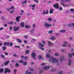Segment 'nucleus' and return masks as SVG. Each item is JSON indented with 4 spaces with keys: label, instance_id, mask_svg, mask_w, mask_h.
I'll list each match as a JSON object with an SVG mask.
<instances>
[{
    "label": "nucleus",
    "instance_id": "nucleus-1",
    "mask_svg": "<svg viewBox=\"0 0 74 74\" xmlns=\"http://www.w3.org/2000/svg\"><path fill=\"white\" fill-rule=\"evenodd\" d=\"M49 61L50 62H51L52 63H57V62H58L59 60L52 57L50 58Z\"/></svg>",
    "mask_w": 74,
    "mask_h": 74
},
{
    "label": "nucleus",
    "instance_id": "nucleus-2",
    "mask_svg": "<svg viewBox=\"0 0 74 74\" xmlns=\"http://www.w3.org/2000/svg\"><path fill=\"white\" fill-rule=\"evenodd\" d=\"M65 1H67V2H70V0H61V2H62L61 4L62 5H63L64 7H67V5L64 4V3H65Z\"/></svg>",
    "mask_w": 74,
    "mask_h": 74
},
{
    "label": "nucleus",
    "instance_id": "nucleus-3",
    "mask_svg": "<svg viewBox=\"0 0 74 74\" xmlns=\"http://www.w3.org/2000/svg\"><path fill=\"white\" fill-rule=\"evenodd\" d=\"M44 26L46 28H48V27H51L52 25H51V24L49 23H46L45 24Z\"/></svg>",
    "mask_w": 74,
    "mask_h": 74
},
{
    "label": "nucleus",
    "instance_id": "nucleus-4",
    "mask_svg": "<svg viewBox=\"0 0 74 74\" xmlns=\"http://www.w3.org/2000/svg\"><path fill=\"white\" fill-rule=\"evenodd\" d=\"M22 59H21V60H20L19 61H18V62H19V63H23V65H26L27 64V62H23V61H22Z\"/></svg>",
    "mask_w": 74,
    "mask_h": 74
},
{
    "label": "nucleus",
    "instance_id": "nucleus-5",
    "mask_svg": "<svg viewBox=\"0 0 74 74\" xmlns=\"http://www.w3.org/2000/svg\"><path fill=\"white\" fill-rule=\"evenodd\" d=\"M50 68V66H45V67H43L42 69L43 70H48V69H49Z\"/></svg>",
    "mask_w": 74,
    "mask_h": 74
},
{
    "label": "nucleus",
    "instance_id": "nucleus-6",
    "mask_svg": "<svg viewBox=\"0 0 74 74\" xmlns=\"http://www.w3.org/2000/svg\"><path fill=\"white\" fill-rule=\"evenodd\" d=\"M53 7H54V8H57V9H58V8H59V4L57 3L56 4L53 5Z\"/></svg>",
    "mask_w": 74,
    "mask_h": 74
},
{
    "label": "nucleus",
    "instance_id": "nucleus-7",
    "mask_svg": "<svg viewBox=\"0 0 74 74\" xmlns=\"http://www.w3.org/2000/svg\"><path fill=\"white\" fill-rule=\"evenodd\" d=\"M36 53H34V52L32 54V56L34 59H36Z\"/></svg>",
    "mask_w": 74,
    "mask_h": 74
},
{
    "label": "nucleus",
    "instance_id": "nucleus-8",
    "mask_svg": "<svg viewBox=\"0 0 74 74\" xmlns=\"http://www.w3.org/2000/svg\"><path fill=\"white\" fill-rule=\"evenodd\" d=\"M10 71H11V70H10L8 68H6L5 69V74H6L7 72H8V73H10Z\"/></svg>",
    "mask_w": 74,
    "mask_h": 74
},
{
    "label": "nucleus",
    "instance_id": "nucleus-9",
    "mask_svg": "<svg viewBox=\"0 0 74 74\" xmlns=\"http://www.w3.org/2000/svg\"><path fill=\"white\" fill-rule=\"evenodd\" d=\"M12 8L13 10H14V9H15V8H14V6H12L11 8H7L6 10L8 11H11V10H12Z\"/></svg>",
    "mask_w": 74,
    "mask_h": 74
},
{
    "label": "nucleus",
    "instance_id": "nucleus-10",
    "mask_svg": "<svg viewBox=\"0 0 74 74\" xmlns=\"http://www.w3.org/2000/svg\"><path fill=\"white\" fill-rule=\"evenodd\" d=\"M14 31H17V30H18L19 29V27H14Z\"/></svg>",
    "mask_w": 74,
    "mask_h": 74
},
{
    "label": "nucleus",
    "instance_id": "nucleus-11",
    "mask_svg": "<svg viewBox=\"0 0 74 74\" xmlns=\"http://www.w3.org/2000/svg\"><path fill=\"white\" fill-rule=\"evenodd\" d=\"M47 42L49 46H51V45H53V43L50 41H48Z\"/></svg>",
    "mask_w": 74,
    "mask_h": 74
},
{
    "label": "nucleus",
    "instance_id": "nucleus-12",
    "mask_svg": "<svg viewBox=\"0 0 74 74\" xmlns=\"http://www.w3.org/2000/svg\"><path fill=\"white\" fill-rule=\"evenodd\" d=\"M71 63H72V61H71V59H69L68 63V65L71 66Z\"/></svg>",
    "mask_w": 74,
    "mask_h": 74
},
{
    "label": "nucleus",
    "instance_id": "nucleus-13",
    "mask_svg": "<svg viewBox=\"0 0 74 74\" xmlns=\"http://www.w3.org/2000/svg\"><path fill=\"white\" fill-rule=\"evenodd\" d=\"M13 45V43L12 42H8V46L12 47Z\"/></svg>",
    "mask_w": 74,
    "mask_h": 74
},
{
    "label": "nucleus",
    "instance_id": "nucleus-14",
    "mask_svg": "<svg viewBox=\"0 0 74 74\" xmlns=\"http://www.w3.org/2000/svg\"><path fill=\"white\" fill-rule=\"evenodd\" d=\"M69 58H71L72 56H74V53H73L72 54H69Z\"/></svg>",
    "mask_w": 74,
    "mask_h": 74
},
{
    "label": "nucleus",
    "instance_id": "nucleus-15",
    "mask_svg": "<svg viewBox=\"0 0 74 74\" xmlns=\"http://www.w3.org/2000/svg\"><path fill=\"white\" fill-rule=\"evenodd\" d=\"M21 17L20 16H18L17 17H16V21H17V22H19V19Z\"/></svg>",
    "mask_w": 74,
    "mask_h": 74
},
{
    "label": "nucleus",
    "instance_id": "nucleus-16",
    "mask_svg": "<svg viewBox=\"0 0 74 74\" xmlns=\"http://www.w3.org/2000/svg\"><path fill=\"white\" fill-rule=\"evenodd\" d=\"M43 15H45L48 14V11H47L46 12H45V11H44L43 12Z\"/></svg>",
    "mask_w": 74,
    "mask_h": 74
},
{
    "label": "nucleus",
    "instance_id": "nucleus-17",
    "mask_svg": "<svg viewBox=\"0 0 74 74\" xmlns=\"http://www.w3.org/2000/svg\"><path fill=\"white\" fill-rule=\"evenodd\" d=\"M38 45H39V47H42H42H44V45H43L41 43H39Z\"/></svg>",
    "mask_w": 74,
    "mask_h": 74
},
{
    "label": "nucleus",
    "instance_id": "nucleus-18",
    "mask_svg": "<svg viewBox=\"0 0 74 74\" xmlns=\"http://www.w3.org/2000/svg\"><path fill=\"white\" fill-rule=\"evenodd\" d=\"M21 27H23L25 26V23H21Z\"/></svg>",
    "mask_w": 74,
    "mask_h": 74
},
{
    "label": "nucleus",
    "instance_id": "nucleus-19",
    "mask_svg": "<svg viewBox=\"0 0 74 74\" xmlns=\"http://www.w3.org/2000/svg\"><path fill=\"white\" fill-rule=\"evenodd\" d=\"M53 12V9H51L50 10L49 14H52Z\"/></svg>",
    "mask_w": 74,
    "mask_h": 74
},
{
    "label": "nucleus",
    "instance_id": "nucleus-20",
    "mask_svg": "<svg viewBox=\"0 0 74 74\" xmlns=\"http://www.w3.org/2000/svg\"><path fill=\"white\" fill-rule=\"evenodd\" d=\"M64 56H62L60 59V61L62 62L63 60H64Z\"/></svg>",
    "mask_w": 74,
    "mask_h": 74
},
{
    "label": "nucleus",
    "instance_id": "nucleus-21",
    "mask_svg": "<svg viewBox=\"0 0 74 74\" xmlns=\"http://www.w3.org/2000/svg\"><path fill=\"white\" fill-rule=\"evenodd\" d=\"M26 3H27V1H26V0H25L24 1H22V4H26Z\"/></svg>",
    "mask_w": 74,
    "mask_h": 74
},
{
    "label": "nucleus",
    "instance_id": "nucleus-22",
    "mask_svg": "<svg viewBox=\"0 0 74 74\" xmlns=\"http://www.w3.org/2000/svg\"><path fill=\"white\" fill-rule=\"evenodd\" d=\"M16 40L18 42H20V43H22V40H21L20 39H17Z\"/></svg>",
    "mask_w": 74,
    "mask_h": 74
},
{
    "label": "nucleus",
    "instance_id": "nucleus-23",
    "mask_svg": "<svg viewBox=\"0 0 74 74\" xmlns=\"http://www.w3.org/2000/svg\"><path fill=\"white\" fill-rule=\"evenodd\" d=\"M46 57L48 58H50V54L47 53L46 55Z\"/></svg>",
    "mask_w": 74,
    "mask_h": 74
},
{
    "label": "nucleus",
    "instance_id": "nucleus-24",
    "mask_svg": "<svg viewBox=\"0 0 74 74\" xmlns=\"http://www.w3.org/2000/svg\"><path fill=\"white\" fill-rule=\"evenodd\" d=\"M56 38L54 36L50 38V39L52 40H55Z\"/></svg>",
    "mask_w": 74,
    "mask_h": 74
},
{
    "label": "nucleus",
    "instance_id": "nucleus-25",
    "mask_svg": "<svg viewBox=\"0 0 74 74\" xmlns=\"http://www.w3.org/2000/svg\"><path fill=\"white\" fill-rule=\"evenodd\" d=\"M10 62L9 61H6L5 62L4 64H5V66H6V65H7V64H8V63H9Z\"/></svg>",
    "mask_w": 74,
    "mask_h": 74
},
{
    "label": "nucleus",
    "instance_id": "nucleus-26",
    "mask_svg": "<svg viewBox=\"0 0 74 74\" xmlns=\"http://www.w3.org/2000/svg\"><path fill=\"white\" fill-rule=\"evenodd\" d=\"M21 58H23V59H27V57H25L23 56H21Z\"/></svg>",
    "mask_w": 74,
    "mask_h": 74
},
{
    "label": "nucleus",
    "instance_id": "nucleus-27",
    "mask_svg": "<svg viewBox=\"0 0 74 74\" xmlns=\"http://www.w3.org/2000/svg\"><path fill=\"white\" fill-rule=\"evenodd\" d=\"M48 20L49 21V22H51L52 21V19L51 18H48Z\"/></svg>",
    "mask_w": 74,
    "mask_h": 74
},
{
    "label": "nucleus",
    "instance_id": "nucleus-28",
    "mask_svg": "<svg viewBox=\"0 0 74 74\" xmlns=\"http://www.w3.org/2000/svg\"><path fill=\"white\" fill-rule=\"evenodd\" d=\"M25 28L27 29H29L30 27V25H26L25 26Z\"/></svg>",
    "mask_w": 74,
    "mask_h": 74
},
{
    "label": "nucleus",
    "instance_id": "nucleus-29",
    "mask_svg": "<svg viewBox=\"0 0 74 74\" xmlns=\"http://www.w3.org/2000/svg\"><path fill=\"white\" fill-rule=\"evenodd\" d=\"M35 30V29H32L31 31V33H32V34H33V32H34V31Z\"/></svg>",
    "mask_w": 74,
    "mask_h": 74
},
{
    "label": "nucleus",
    "instance_id": "nucleus-30",
    "mask_svg": "<svg viewBox=\"0 0 74 74\" xmlns=\"http://www.w3.org/2000/svg\"><path fill=\"white\" fill-rule=\"evenodd\" d=\"M8 42H5L4 44V46H5V45H8Z\"/></svg>",
    "mask_w": 74,
    "mask_h": 74
},
{
    "label": "nucleus",
    "instance_id": "nucleus-31",
    "mask_svg": "<svg viewBox=\"0 0 74 74\" xmlns=\"http://www.w3.org/2000/svg\"><path fill=\"white\" fill-rule=\"evenodd\" d=\"M73 26V23L69 24L68 25V27H71V26Z\"/></svg>",
    "mask_w": 74,
    "mask_h": 74
},
{
    "label": "nucleus",
    "instance_id": "nucleus-32",
    "mask_svg": "<svg viewBox=\"0 0 74 74\" xmlns=\"http://www.w3.org/2000/svg\"><path fill=\"white\" fill-rule=\"evenodd\" d=\"M66 30H60V32L61 33H64L65 32H66Z\"/></svg>",
    "mask_w": 74,
    "mask_h": 74
},
{
    "label": "nucleus",
    "instance_id": "nucleus-33",
    "mask_svg": "<svg viewBox=\"0 0 74 74\" xmlns=\"http://www.w3.org/2000/svg\"><path fill=\"white\" fill-rule=\"evenodd\" d=\"M3 71H4L3 69L2 68L0 69V73H2V72H3Z\"/></svg>",
    "mask_w": 74,
    "mask_h": 74
},
{
    "label": "nucleus",
    "instance_id": "nucleus-34",
    "mask_svg": "<svg viewBox=\"0 0 74 74\" xmlns=\"http://www.w3.org/2000/svg\"><path fill=\"white\" fill-rule=\"evenodd\" d=\"M2 48L3 49V51H4L5 50V49H6V47L5 46H3L2 47Z\"/></svg>",
    "mask_w": 74,
    "mask_h": 74
},
{
    "label": "nucleus",
    "instance_id": "nucleus-35",
    "mask_svg": "<svg viewBox=\"0 0 74 74\" xmlns=\"http://www.w3.org/2000/svg\"><path fill=\"white\" fill-rule=\"evenodd\" d=\"M54 55L56 56H59V54L57 53H56L54 54Z\"/></svg>",
    "mask_w": 74,
    "mask_h": 74
},
{
    "label": "nucleus",
    "instance_id": "nucleus-36",
    "mask_svg": "<svg viewBox=\"0 0 74 74\" xmlns=\"http://www.w3.org/2000/svg\"><path fill=\"white\" fill-rule=\"evenodd\" d=\"M13 23L12 22H9L8 23V24H9L10 25H12V24H13Z\"/></svg>",
    "mask_w": 74,
    "mask_h": 74
},
{
    "label": "nucleus",
    "instance_id": "nucleus-37",
    "mask_svg": "<svg viewBox=\"0 0 74 74\" xmlns=\"http://www.w3.org/2000/svg\"><path fill=\"white\" fill-rule=\"evenodd\" d=\"M52 32H53V31L52 30L48 32V33L49 34H51V33H52Z\"/></svg>",
    "mask_w": 74,
    "mask_h": 74
},
{
    "label": "nucleus",
    "instance_id": "nucleus-38",
    "mask_svg": "<svg viewBox=\"0 0 74 74\" xmlns=\"http://www.w3.org/2000/svg\"><path fill=\"white\" fill-rule=\"evenodd\" d=\"M63 44H68V42L67 41H64L63 42Z\"/></svg>",
    "mask_w": 74,
    "mask_h": 74
},
{
    "label": "nucleus",
    "instance_id": "nucleus-39",
    "mask_svg": "<svg viewBox=\"0 0 74 74\" xmlns=\"http://www.w3.org/2000/svg\"><path fill=\"white\" fill-rule=\"evenodd\" d=\"M1 57H2V58H5V56L4 55L1 54Z\"/></svg>",
    "mask_w": 74,
    "mask_h": 74
},
{
    "label": "nucleus",
    "instance_id": "nucleus-40",
    "mask_svg": "<svg viewBox=\"0 0 74 74\" xmlns=\"http://www.w3.org/2000/svg\"><path fill=\"white\" fill-rule=\"evenodd\" d=\"M14 74H16V72L17 71V70L16 69H14Z\"/></svg>",
    "mask_w": 74,
    "mask_h": 74
},
{
    "label": "nucleus",
    "instance_id": "nucleus-41",
    "mask_svg": "<svg viewBox=\"0 0 74 74\" xmlns=\"http://www.w3.org/2000/svg\"><path fill=\"white\" fill-rule=\"evenodd\" d=\"M45 64H46V63H42L41 64V66H44V65H45Z\"/></svg>",
    "mask_w": 74,
    "mask_h": 74
},
{
    "label": "nucleus",
    "instance_id": "nucleus-42",
    "mask_svg": "<svg viewBox=\"0 0 74 74\" xmlns=\"http://www.w3.org/2000/svg\"><path fill=\"white\" fill-rule=\"evenodd\" d=\"M19 65L18 64H15L16 67H19Z\"/></svg>",
    "mask_w": 74,
    "mask_h": 74
},
{
    "label": "nucleus",
    "instance_id": "nucleus-43",
    "mask_svg": "<svg viewBox=\"0 0 74 74\" xmlns=\"http://www.w3.org/2000/svg\"><path fill=\"white\" fill-rule=\"evenodd\" d=\"M39 48L41 50H42L43 51H44V48H43L40 47Z\"/></svg>",
    "mask_w": 74,
    "mask_h": 74
},
{
    "label": "nucleus",
    "instance_id": "nucleus-44",
    "mask_svg": "<svg viewBox=\"0 0 74 74\" xmlns=\"http://www.w3.org/2000/svg\"><path fill=\"white\" fill-rule=\"evenodd\" d=\"M14 12H15V11H14V10H13L10 11V14H12V13H14Z\"/></svg>",
    "mask_w": 74,
    "mask_h": 74
},
{
    "label": "nucleus",
    "instance_id": "nucleus-45",
    "mask_svg": "<svg viewBox=\"0 0 74 74\" xmlns=\"http://www.w3.org/2000/svg\"><path fill=\"white\" fill-rule=\"evenodd\" d=\"M29 50H27L26 51V54H27L29 53Z\"/></svg>",
    "mask_w": 74,
    "mask_h": 74
},
{
    "label": "nucleus",
    "instance_id": "nucleus-46",
    "mask_svg": "<svg viewBox=\"0 0 74 74\" xmlns=\"http://www.w3.org/2000/svg\"><path fill=\"white\" fill-rule=\"evenodd\" d=\"M62 47H67V45H66L64 44L62 45Z\"/></svg>",
    "mask_w": 74,
    "mask_h": 74
},
{
    "label": "nucleus",
    "instance_id": "nucleus-47",
    "mask_svg": "<svg viewBox=\"0 0 74 74\" xmlns=\"http://www.w3.org/2000/svg\"><path fill=\"white\" fill-rule=\"evenodd\" d=\"M73 39V37H69V40H72Z\"/></svg>",
    "mask_w": 74,
    "mask_h": 74
},
{
    "label": "nucleus",
    "instance_id": "nucleus-48",
    "mask_svg": "<svg viewBox=\"0 0 74 74\" xmlns=\"http://www.w3.org/2000/svg\"><path fill=\"white\" fill-rule=\"evenodd\" d=\"M32 26L34 27H36V24H33Z\"/></svg>",
    "mask_w": 74,
    "mask_h": 74
},
{
    "label": "nucleus",
    "instance_id": "nucleus-49",
    "mask_svg": "<svg viewBox=\"0 0 74 74\" xmlns=\"http://www.w3.org/2000/svg\"><path fill=\"white\" fill-rule=\"evenodd\" d=\"M56 36H60V34L56 33Z\"/></svg>",
    "mask_w": 74,
    "mask_h": 74
},
{
    "label": "nucleus",
    "instance_id": "nucleus-50",
    "mask_svg": "<svg viewBox=\"0 0 74 74\" xmlns=\"http://www.w3.org/2000/svg\"><path fill=\"white\" fill-rule=\"evenodd\" d=\"M39 59H41V56H38Z\"/></svg>",
    "mask_w": 74,
    "mask_h": 74
},
{
    "label": "nucleus",
    "instance_id": "nucleus-51",
    "mask_svg": "<svg viewBox=\"0 0 74 74\" xmlns=\"http://www.w3.org/2000/svg\"><path fill=\"white\" fill-rule=\"evenodd\" d=\"M59 74H63V71H60L59 72Z\"/></svg>",
    "mask_w": 74,
    "mask_h": 74
},
{
    "label": "nucleus",
    "instance_id": "nucleus-52",
    "mask_svg": "<svg viewBox=\"0 0 74 74\" xmlns=\"http://www.w3.org/2000/svg\"><path fill=\"white\" fill-rule=\"evenodd\" d=\"M34 1L35 2H36V3H38V1L37 0H34Z\"/></svg>",
    "mask_w": 74,
    "mask_h": 74
},
{
    "label": "nucleus",
    "instance_id": "nucleus-53",
    "mask_svg": "<svg viewBox=\"0 0 74 74\" xmlns=\"http://www.w3.org/2000/svg\"><path fill=\"white\" fill-rule=\"evenodd\" d=\"M15 48H19V46H15Z\"/></svg>",
    "mask_w": 74,
    "mask_h": 74
},
{
    "label": "nucleus",
    "instance_id": "nucleus-54",
    "mask_svg": "<svg viewBox=\"0 0 74 74\" xmlns=\"http://www.w3.org/2000/svg\"><path fill=\"white\" fill-rule=\"evenodd\" d=\"M13 56H18V55H17L15 54H14L13 55Z\"/></svg>",
    "mask_w": 74,
    "mask_h": 74
},
{
    "label": "nucleus",
    "instance_id": "nucleus-55",
    "mask_svg": "<svg viewBox=\"0 0 74 74\" xmlns=\"http://www.w3.org/2000/svg\"><path fill=\"white\" fill-rule=\"evenodd\" d=\"M4 53L5 55H7L8 54V53L7 52H5Z\"/></svg>",
    "mask_w": 74,
    "mask_h": 74
},
{
    "label": "nucleus",
    "instance_id": "nucleus-56",
    "mask_svg": "<svg viewBox=\"0 0 74 74\" xmlns=\"http://www.w3.org/2000/svg\"><path fill=\"white\" fill-rule=\"evenodd\" d=\"M70 11H73V12H74V9H72L70 10Z\"/></svg>",
    "mask_w": 74,
    "mask_h": 74
},
{
    "label": "nucleus",
    "instance_id": "nucleus-57",
    "mask_svg": "<svg viewBox=\"0 0 74 74\" xmlns=\"http://www.w3.org/2000/svg\"><path fill=\"white\" fill-rule=\"evenodd\" d=\"M63 9V8H62V7H60V11H61V10H62V9Z\"/></svg>",
    "mask_w": 74,
    "mask_h": 74
},
{
    "label": "nucleus",
    "instance_id": "nucleus-58",
    "mask_svg": "<svg viewBox=\"0 0 74 74\" xmlns=\"http://www.w3.org/2000/svg\"><path fill=\"white\" fill-rule=\"evenodd\" d=\"M29 70L30 71H33L34 70V69H29Z\"/></svg>",
    "mask_w": 74,
    "mask_h": 74
},
{
    "label": "nucleus",
    "instance_id": "nucleus-59",
    "mask_svg": "<svg viewBox=\"0 0 74 74\" xmlns=\"http://www.w3.org/2000/svg\"><path fill=\"white\" fill-rule=\"evenodd\" d=\"M43 72V71H40L39 72V73H42Z\"/></svg>",
    "mask_w": 74,
    "mask_h": 74
},
{
    "label": "nucleus",
    "instance_id": "nucleus-60",
    "mask_svg": "<svg viewBox=\"0 0 74 74\" xmlns=\"http://www.w3.org/2000/svg\"><path fill=\"white\" fill-rule=\"evenodd\" d=\"M36 5H32V7H36Z\"/></svg>",
    "mask_w": 74,
    "mask_h": 74
},
{
    "label": "nucleus",
    "instance_id": "nucleus-61",
    "mask_svg": "<svg viewBox=\"0 0 74 74\" xmlns=\"http://www.w3.org/2000/svg\"><path fill=\"white\" fill-rule=\"evenodd\" d=\"M42 42L43 43V44H45V42H44V41H42Z\"/></svg>",
    "mask_w": 74,
    "mask_h": 74
},
{
    "label": "nucleus",
    "instance_id": "nucleus-62",
    "mask_svg": "<svg viewBox=\"0 0 74 74\" xmlns=\"http://www.w3.org/2000/svg\"><path fill=\"white\" fill-rule=\"evenodd\" d=\"M23 37H25V38H27V36H23Z\"/></svg>",
    "mask_w": 74,
    "mask_h": 74
},
{
    "label": "nucleus",
    "instance_id": "nucleus-63",
    "mask_svg": "<svg viewBox=\"0 0 74 74\" xmlns=\"http://www.w3.org/2000/svg\"><path fill=\"white\" fill-rule=\"evenodd\" d=\"M24 43L25 44H26V43H27V41L26 40H24Z\"/></svg>",
    "mask_w": 74,
    "mask_h": 74
},
{
    "label": "nucleus",
    "instance_id": "nucleus-64",
    "mask_svg": "<svg viewBox=\"0 0 74 74\" xmlns=\"http://www.w3.org/2000/svg\"><path fill=\"white\" fill-rule=\"evenodd\" d=\"M4 29V28L2 27V28H0V30H3Z\"/></svg>",
    "mask_w": 74,
    "mask_h": 74
}]
</instances>
